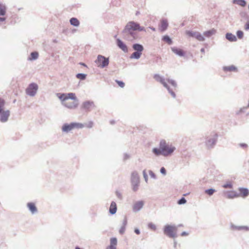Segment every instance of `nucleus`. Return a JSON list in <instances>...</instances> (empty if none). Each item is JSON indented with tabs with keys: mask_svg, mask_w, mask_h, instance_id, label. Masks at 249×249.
Returning a JSON list of instances; mask_svg holds the SVG:
<instances>
[{
	"mask_svg": "<svg viewBox=\"0 0 249 249\" xmlns=\"http://www.w3.org/2000/svg\"><path fill=\"white\" fill-rule=\"evenodd\" d=\"M57 97L59 98V99L62 101V103L64 102H66L67 100V95L66 93H57Z\"/></svg>",
	"mask_w": 249,
	"mask_h": 249,
	"instance_id": "obj_31",
	"label": "nucleus"
},
{
	"mask_svg": "<svg viewBox=\"0 0 249 249\" xmlns=\"http://www.w3.org/2000/svg\"><path fill=\"white\" fill-rule=\"evenodd\" d=\"M148 227L150 229H152L154 231L156 230V226L155 225H154V224H153L152 223H148Z\"/></svg>",
	"mask_w": 249,
	"mask_h": 249,
	"instance_id": "obj_44",
	"label": "nucleus"
},
{
	"mask_svg": "<svg viewBox=\"0 0 249 249\" xmlns=\"http://www.w3.org/2000/svg\"><path fill=\"white\" fill-rule=\"evenodd\" d=\"M7 7L5 4L0 3V16L5 15Z\"/></svg>",
	"mask_w": 249,
	"mask_h": 249,
	"instance_id": "obj_26",
	"label": "nucleus"
},
{
	"mask_svg": "<svg viewBox=\"0 0 249 249\" xmlns=\"http://www.w3.org/2000/svg\"><path fill=\"white\" fill-rule=\"evenodd\" d=\"M79 104V101H73V102H66L63 103V105L70 109L75 108L77 107Z\"/></svg>",
	"mask_w": 249,
	"mask_h": 249,
	"instance_id": "obj_13",
	"label": "nucleus"
},
{
	"mask_svg": "<svg viewBox=\"0 0 249 249\" xmlns=\"http://www.w3.org/2000/svg\"><path fill=\"white\" fill-rule=\"evenodd\" d=\"M171 50L174 53L179 56H184L185 55L184 52L182 50L178 48L177 47H171Z\"/></svg>",
	"mask_w": 249,
	"mask_h": 249,
	"instance_id": "obj_17",
	"label": "nucleus"
},
{
	"mask_svg": "<svg viewBox=\"0 0 249 249\" xmlns=\"http://www.w3.org/2000/svg\"><path fill=\"white\" fill-rule=\"evenodd\" d=\"M188 235V233L186 231H183L181 233V236H184Z\"/></svg>",
	"mask_w": 249,
	"mask_h": 249,
	"instance_id": "obj_57",
	"label": "nucleus"
},
{
	"mask_svg": "<svg viewBox=\"0 0 249 249\" xmlns=\"http://www.w3.org/2000/svg\"><path fill=\"white\" fill-rule=\"evenodd\" d=\"M142 174H143V178H144V180L146 182H147V181H148V176L146 173V171L145 170H144L142 172Z\"/></svg>",
	"mask_w": 249,
	"mask_h": 249,
	"instance_id": "obj_49",
	"label": "nucleus"
},
{
	"mask_svg": "<svg viewBox=\"0 0 249 249\" xmlns=\"http://www.w3.org/2000/svg\"><path fill=\"white\" fill-rule=\"evenodd\" d=\"M153 153L156 156H159L162 155V151L161 149L158 148H153L152 149Z\"/></svg>",
	"mask_w": 249,
	"mask_h": 249,
	"instance_id": "obj_34",
	"label": "nucleus"
},
{
	"mask_svg": "<svg viewBox=\"0 0 249 249\" xmlns=\"http://www.w3.org/2000/svg\"><path fill=\"white\" fill-rule=\"evenodd\" d=\"M137 31L146 32L145 28L141 26L139 23L133 21L128 22L122 33L123 38L129 41L139 39Z\"/></svg>",
	"mask_w": 249,
	"mask_h": 249,
	"instance_id": "obj_1",
	"label": "nucleus"
},
{
	"mask_svg": "<svg viewBox=\"0 0 249 249\" xmlns=\"http://www.w3.org/2000/svg\"><path fill=\"white\" fill-rule=\"evenodd\" d=\"M186 33L188 36L195 38L198 41H203L205 40L204 37L198 32L187 31Z\"/></svg>",
	"mask_w": 249,
	"mask_h": 249,
	"instance_id": "obj_9",
	"label": "nucleus"
},
{
	"mask_svg": "<svg viewBox=\"0 0 249 249\" xmlns=\"http://www.w3.org/2000/svg\"><path fill=\"white\" fill-rule=\"evenodd\" d=\"M162 151V155L164 156H168L171 155L175 150V148L174 147H169L168 146L165 147V148H163V149H161Z\"/></svg>",
	"mask_w": 249,
	"mask_h": 249,
	"instance_id": "obj_15",
	"label": "nucleus"
},
{
	"mask_svg": "<svg viewBox=\"0 0 249 249\" xmlns=\"http://www.w3.org/2000/svg\"><path fill=\"white\" fill-rule=\"evenodd\" d=\"M232 184L229 182H227V183H225L224 184L222 187L224 188H230V189H231L232 188Z\"/></svg>",
	"mask_w": 249,
	"mask_h": 249,
	"instance_id": "obj_41",
	"label": "nucleus"
},
{
	"mask_svg": "<svg viewBox=\"0 0 249 249\" xmlns=\"http://www.w3.org/2000/svg\"><path fill=\"white\" fill-rule=\"evenodd\" d=\"M237 36L239 39H242L243 37L244 33L242 31L238 30L236 32Z\"/></svg>",
	"mask_w": 249,
	"mask_h": 249,
	"instance_id": "obj_43",
	"label": "nucleus"
},
{
	"mask_svg": "<svg viewBox=\"0 0 249 249\" xmlns=\"http://www.w3.org/2000/svg\"><path fill=\"white\" fill-rule=\"evenodd\" d=\"M233 3L243 7L245 6L247 4V2L245 0H233Z\"/></svg>",
	"mask_w": 249,
	"mask_h": 249,
	"instance_id": "obj_33",
	"label": "nucleus"
},
{
	"mask_svg": "<svg viewBox=\"0 0 249 249\" xmlns=\"http://www.w3.org/2000/svg\"><path fill=\"white\" fill-rule=\"evenodd\" d=\"M177 227L176 226L166 225L163 228V232L167 236L170 238H176L177 237L176 231Z\"/></svg>",
	"mask_w": 249,
	"mask_h": 249,
	"instance_id": "obj_2",
	"label": "nucleus"
},
{
	"mask_svg": "<svg viewBox=\"0 0 249 249\" xmlns=\"http://www.w3.org/2000/svg\"><path fill=\"white\" fill-rule=\"evenodd\" d=\"M167 81L174 87L176 88L177 87V84L174 80L168 79H167Z\"/></svg>",
	"mask_w": 249,
	"mask_h": 249,
	"instance_id": "obj_39",
	"label": "nucleus"
},
{
	"mask_svg": "<svg viewBox=\"0 0 249 249\" xmlns=\"http://www.w3.org/2000/svg\"><path fill=\"white\" fill-rule=\"evenodd\" d=\"M38 89V87L37 84L32 83L29 85L26 89V93L27 95L33 97L36 94Z\"/></svg>",
	"mask_w": 249,
	"mask_h": 249,
	"instance_id": "obj_8",
	"label": "nucleus"
},
{
	"mask_svg": "<svg viewBox=\"0 0 249 249\" xmlns=\"http://www.w3.org/2000/svg\"><path fill=\"white\" fill-rule=\"evenodd\" d=\"M168 26V23L166 19H162L161 21L160 30L161 31H165Z\"/></svg>",
	"mask_w": 249,
	"mask_h": 249,
	"instance_id": "obj_25",
	"label": "nucleus"
},
{
	"mask_svg": "<svg viewBox=\"0 0 249 249\" xmlns=\"http://www.w3.org/2000/svg\"><path fill=\"white\" fill-rule=\"evenodd\" d=\"M200 52L202 53H205V49L204 48H201V50H200Z\"/></svg>",
	"mask_w": 249,
	"mask_h": 249,
	"instance_id": "obj_62",
	"label": "nucleus"
},
{
	"mask_svg": "<svg viewBox=\"0 0 249 249\" xmlns=\"http://www.w3.org/2000/svg\"><path fill=\"white\" fill-rule=\"evenodd\" d=\"M116 44L117 46L124 53L128 52V48L125 44L120 39L118 38L116 40Z\"/></svg>",
	"mask_w": 249,
	"mask_h": 249,
	"instance_id": "obj_14",
	"label": "nucleus"
},
{
	"mask_svg": "<svg viewBox=\"0 0 249 249\" xmlns=\"http://www.w3.org/2000/svg\"><path fill=\"white\" fill-rule=\"evenodd\" d=\"M125 227L126 226H123V225L122 226V227H121V228L119 230L120 234H123L124 233L125 231Z\"/></svg>",
	"mask_w": 249,
	"mask_h": 249,
	"instance_id": "obj_47",
	"label": "nucleus"
},
{
	"mask_svg": "<svg viewBox=\"0 0 249 249\" xmlns=\"http://www.w3.org/2000/svg\"><path fill=\"white\" fill-rule=\"evenodd\" d=\"M27 206L32 214H34L37 213V209L35 203L33 202H29L27 204Z\"/></svg>",
	"mask_w": 249,
	"mask_h": 249,
	"instance_id": "obj_16",
	"label": "nucleus"
},
{
	"mask_svg": "<svg viewBox=\"0 0 249 249\" xmlns=\"http://www.w3.org/2000/svg\"><path fill=\"white\" fill-rule=\"evenodd\" d=\"M93 126V123L92 122H89L88 125H87V127L89 128H91Z\"/></svg>",
	"mask_w": 249,
	"mask_h": 249,
	"instance_id": "obj_58",
	"label": "nucleus"
},
{
	"mask_svg": "<svg viewBox=\"0 0 249 249\" xmlns=\"http://www.w3.org/2000/svg\"><path fill=\"white\" fill-rule=\"evenodd\" d=\"M162 40L166 43H167L168 44L171 45L172 44L173 41L172 40V39L170 37V36L168 35L164 36L162 38Z\"/></svg>",
	"mask_w": 249,
	"mask_h": 249,
	"instance_id": "obj_35",
	"label": "nucleus"
},
{
	"mask_svg": "<svg viewBox=\"0 0 249 249\" xmlns=\"http://www.w3.org/2000/svg\"><path fill=\"white\" fill-rule=\"evenodd\" d=\"M142 54V53L135 51L131 54L130 58L138 59L141 57Z\"/></svg>",
	"mask_w": 249,
	"mask_h": 249,
	"instance_id": "obj_29",
	"label": "nucleus"
},
{
	"mask_svg": "<svg viewBox=\"0 0 249 249\" xmlns=\"http://www.w3.org/2000/svg\"><path fill=\"white\" fill-rule=\"evenodd\" d=\"M131 183L132 187V190L136 192L140 185V177L137 171H134L131 173Z\"/></svg>",
	"mask_w": 249,
	"mask_h": 249,
	"instance_id": "obj_3",
	"label": "nucleus"
},
{
	"mask_svg": "<svg viewBox=\"0 0 249 249\" xmlns=\"http://www.w3.org/2000/svg\"><path fill=\"white\" fill-rule=\"evenodd\" d=\"M239 191L240 196L245 197L249 195V191L247 188H239Z\"/></svg>",
	"mask_w": 249,
	"mask_h": 249,
	"instance_id": "obj_19",
	"label": "nucleus"
},
{
	"mask_svg": "<svg viewBox=\"0 0 249 249\" xmlns=\"http://www.w3.org/2000/svg\"><path fill=\"white\" fill-rule=\"evenodd\" d=\"M117 211V205L115 202L112 201L109 209V212L110 214H114Z\"/></svg>",
	"mask_w": 249,
	"mask_h": 249,
	"instance_id": "obj_21",
	"label": "nucleus"
},
{
	"mask_svg": "<svg viewBox=\"0 0 249 249\" xmlns=\"http://www.w3.org/2000/svg\"><path fill=\"white\" fill-rule=\"evenodd\" d=\"M79 64L81 65H82V66H83L84 67H87V65L85 63H84L83 62H80L79 63Z\"/></svg>",
	"mask_w": 249,
	"mask_h": 249,
	"instance_id": "obj_61",
	"label": "nucleus"
},
{
	"mask_svg": "<svg viewBox=\"0 0 249 249\" xmlns=\"http://www.w3.org/2000/svg\"><path fill=\"white\" fill-rule=\"evenodd\" d=\"M149 174L151 178H153L154 179L156 178V176L152 171L149 170Z\"/></svg>",
	"mask_w": 249,
	"mask_h": 249,
	"instance_id": "obj_50",
	"label": "nucleus"
},
{
	"mask_svg": "<svg viewBox=\"0 0 249 249\" xmlns=\"http://www.w3.org/2000/svg\"><path fill=\"white\" fill-rule=\"evenodd\" d=\"M239 145L240 147L243 148H247L248 147V145L246 143H240L239 144Z\"/></svg>",
	"mask_w": 249,
	"mask_h": 249,
	"instance_id": "obj_55",
	"label": "nucleus"
},
{
	"mask_svg": "<svg viewBox=\"0 0 249 249\" xmlns=\"http://www.w3.org/2000/svg\"><path fill=\"white\" fill-rule=\"evenodd\" d=\"M124 160H126L129 158V155L127 154H124Z\"/></svg>",
	"mask_w": 249,
	"mask_h": 249,
	"instance_id": "obj_59",
	"label": "nucleus"
},
{
	"mask_svg": "<svg viewBox=\"0 0 249 249\" xmlns=\"http://www.w3.org/2000/svg\"><path fill=\"white\" fill-rule=\"evenodd\" d=\"M240 226H236L233 224L231 225V229L233 230L240 231Z\"/></svg>",
	"mask_w": 249,
	"mask_h": 249,
	"instance_id": "obj_45",
	"label": "nucleus"
},
{
	"mask_svg": "<svg viewBox=\"0 0 249 249\" xmlns=\"http://www.w3.org/2000/svg\"><path fill=\"white\" fill-rule=\"evenodd\" d=\"M116 195L118 198L119 199H122V195L119 191H116Z\"/></svg>",
	"mask_w": 249,
	"mask_h": 249,
	"instance_id": "obj_52",
	"label": "nucleus"
},
{
	"mask_svg": "<svg viewBox=\"0 0 249 249\" xmlns=\"http://www.w3.org/2000/svg\"><path fill=\"white\" fill-rule=\"evenodd\" d=\"M38 57V53L37 52H33L31 53L30 57L28 59L30 60H36Z\"/></svg>",
	"mask_w": 249,
	"mask_h": 249,
	"instance_id": "obj_32",
	"label": "nucleus"
},
{
	"mask_svg": "<svg viewBox=\"0 0 249 249\" xmlns=\"http://www.w3.org/2000/svg\"><path fill=\"white\" fill-rule=\"evenodd\" d=\"M240 231H249V227L247 226H240Z\"/></svg>",
	"mask_w": 249,
	"mask_h": 249,
	"instance_id": "obj_48",
	"label": "nucleus"
},
{
	"mask_svg": "<svg viewBox=\"0 0 249 249\" xmlns=\"http://www.w3.org/2000/svg\"><path fill=\"white\" fill-rule=\"evenodd\" d=\"M223 70L224 71H237V68L233 65H231L229 66H224Z\"/></svg>",
	"mask_w": 249,
	"mask_h": 249,
	"instance_id": "obj_27",
	"label": "nucleus"
},
{
	"mask_svg": "<svg viewBox=\"0 0 249 249\" xmlns=\"http://www.w3.org/2000/svg\"><path fill=\"white\" fill-rule=\"evenodd\" d=\"M225 37L230 42H235L237 40L236 36L231 33H227L225 35Z\"/></svg>",
	"mask_w": 249,
	"mask_h": 249,
	"instance_id": "obj_22",
	"label": "nucleus"
},
{
	"mask_svg": "<svg viewBox=\"0 0 249 249\" xmlns=\"http://www.w3.org/2000/svg\"><path fill=\"white\" fill-rule=\"evenodd\" d=\"M127 218L126 217H125L123 221V223H122V225L123 226H126V225H127Z\"/></svg>",
	"mask_w": 249,
	"mask_h": 249,
	"instance_id": "obj_53",
	"label": "nucleus"
},
{
	"mask_svg": "<svg viewBox=\"0 0 249 249\" xmlns=\"http://www.w3.org/2000/svg\"><path fill=\"white\" fill-rule=\"evenodd\" d=\"M83 124L77 123H71L70 124H64L62 127V130L64 132L68 133L74 128H82Z\"/></svg>",
	"mask_w": 249,
	"mask_h": 249,
	"instance_id": "obj_5",
	"label": "nucleus"
},
{
	"mask_svg": "<svg viewBox=\"0 0 249 249\" xmlns=\"http://www.w3.org/2000/svg\"><path fill=\"white\" fill-rule=\"evenodd\" d=\"M132 48L135 51L142 53L144 50L143 46L139 43L133 44L132 45Z\"/></svg>",
	"mask_w": 249,
	"mask_h": 249,
	"instance_id": "obj_18",
	"label": "nucleus"
},
{
	"mask_svg": "<svg viewBox=\"0 0 249 249\" xmlns=\"http://www.w3.org/2000/svg\"><path fill=\"white\" fill-rule=\"evenodd\" d=\"M240 196V194L237 192L231 191L227 192V197L230 199L238 197Z\"/></svg>",
	"mask_w": 249,
	"mask_h": 249,
	"instance_id": "obj_23",
	"label": "nucleus"
},
{
	"mask_svg": "<svg viewBox=\"0 0 249 249\" xmlns=\"http://www.w3.org/2000/svg\"><path fill=\"white\" fill-rule=\"evenodd\" d=\"M186 200L184 197H182L178 201V204L179 205L184 204L186 203Z\"/></svg>",
	"mask_w": 249,
	"mask_h": 249,
	"instance_id": "obj_40",
	"label": "nucleus"
},
{
	"mask_svg": "<svg viewBox=\"0 0 249 249\" xmlns=\"http://www.w3.org/2000/svg\"><path fill=\"white\" fill-rule=\"evenodd\" d=\"M6 20V18L4 17H0V22L4 21Z\"/></svg>",
	"mask_w": 249,
	"mask_h": 249,
	"instance_id": "obj_60",
	"label": "nucleus"
},
{
	"mask_svg": "<svg viewBox=\"0 0 249 249\" xmlns=\"http://www.w3.org/2000/svg\"><path fill=\"white\" fill-rule=\"evenodd\" d=\"M115 81L120 87L124 88V87L125 84L123 81L117 80H115Z\"/></svg>",
	"mask_w": 249,
	"mask_h": 249,
	"instance_id": "obj_46",
	"label": "nucleus"
},
{
	"mask_svg": "<svg viewBox=\"0 0 249 249\" xmlns=\"http://www.w3.org/2000/svg\"><path fill=\"white\" fill-rule=\"evenodd\" d=\"M134 232L137 234H140V231L139 230V229H138L137 228L135 229Z\"/></svg>",
	"mask_w": 249,
	"mask_h": 249,
	"instance_id": "obj_56",
	"label": "nucleus"
},
{
	"mask_svg": "<svg viewBox=\"0 0 249 249\" xmlns=\"http://www.w3.org/2000/svg\"><path fill=\"white\" fill-rule=\"evenodd\" d=\"M144 204V201L142 200L136 201L133 205V211L134 213L139 212L143 208Z\"/></svg>",
	"mask_w": 249,
	"mask_h": 249,
	"instance_id": "obj_12",
	"label": "nucleus"
},
{
	"mask_svg": "<svg viewBox=\"0 0 249 249\" xmlns=\"http://www.w3.org/2000/svg\"><path fill=\"white\" fill-rule=\"evenodd\" d=\"M245 29L247 31L249 30V20L245 24Z\"/></svg>",
	"mask_w": 249,
	"mask_h": 249,
	"instance_id": "obj_54",
	"label": "nucleus"
},
{
	"mask_svg": "<svg viewBox=\"0 0 249 249\" xmlns=\"http://www.w3.org/2000/svg\"><path fill=\"white\" fill-rule=\"evenodd\" d=\"M10 115V111L9 110H1V111H0V122L1 123L7 122Z\"/></svg>",
	"mask_w": 249,
	"mask_h": 249,
	"instance_id": "obj_10",
	"label": "nucleus"
},
{
	"mask_svg": "<svg viewBox=\"0 0 249 249\" xmlns=\"http://www.w3.org/2000/svg\"><path fill=\"white\" fill-rule=\"evenodd\" d=\"M67 95V100L71 99L73 101H78L76 96H75V94L72 92H70L68 93H66Z\"/></svg>",
	"mask_w": 249,
	"mask_h": 249,
	"instance_id": "obj_30",
	"label": "nucleus"
},
{
	"mask_svg": "<svg viewBox=\"0 0 249 249\" xmlns=\"http://www.w3.org/2000/svg\"><path fill=\"white\" fill-rule=\"evenodd\" d=\"M70 22L71 25L75 27H78L80 24V22L77 18H72L70 20Z\"/></svg>",
	"mask_w": 249,
	"mask_h": 249,
	"instance_id": "obj_28",
	"label": "nucleus"
},
{
	"mask_svg": "<svg viewBox=\"0 0 249 249\" xmlns=\"http://www.w3.org/2000/svg\"><path fill=\"white\" fill-rule=\"evenodd\" d=\"M95 107L94 102L91 101H87L83 103L82 108L87 111H89L92 107Z\"/></svg>",
	"mask_w": 249,
	"mask_h": 249,
	"instance_id": "obj_11",
	"label": "nucleus"
},
{
	"mask_svg": "<svg viewBox=\"0 0 249 249\" xmlns=\"http://www.w3.org/2000/svg\"><path fill=\"white\" fill-rule=\"evenodd\" d=\"M168 146L166 143V142L164 141V140H161L160 142V148L162 149H163V148H165V147Z\"/></svg>",
	"mask_w": 249,
	"mask_h": 249,
	"instance_id": "obj_38",
	"label": "nucleus"
},
{
	"mask_svg": "<svg viewBox=\"0 0 249 249\" xmlns=\"http://www.w3.org/2000/svg\"><path fill=\"white\" fill-rule=\"evenodd\" d=\"M110 123L111 124H115V121L114 120H111L110 121Z\"/></svg>",
	"mask_w": 249,
	"mask_h": 249,
	"instance_id": "obj_63",
	"label": "nucleus"
},
{
	"mask_svg": "<svg viewBox=\"0 0 249 249\" xmlns=\"http://www.w3.org/2000/svg\"><path fill=\"white\" fill-rule=\"evenodd\" d=\"M154 77L157 81L160 82L165 88L167 89L168 92L171 94L174 98H176V96L175 93L169 88L167 83L165 81V79L163 77L160 76L159 74H156L154 75Z\"/></svg>",
	"mask_w": 249,
	"mask_h": 249,
	"instance_id": "obj_7",
	"label": "nucleus"
},
{
	"mask_svg": "<svg viewBox=\"0 0 249 249\" xmlns=\"http://www.w3.org/2000/svg\"><path fill=\"white\" fill-rule=\"evenodd\" d=\"M109 62L108 58L100 54L97 56V58L95 61V63L97 64V66L101 68H104L107 67L109 64Z\"/></svg>",
	"mask_w": 249,
	"mask_h": 249,
	"instance_id": "obj_6",
	"label": "nucleus"
},
{
	"mask_svg": "<svg viewBox=\"0 0 249 249\" xmlns=\"http://www.w3.org/2000/svg\"><path fill=\"white\" fill-rule=\"evenodd\" d=\"M76 77L78 79H79L81 80H84L86 79V77H87V74L82 73H77L76 75Z\"/></svg>",
	"mask_w": 249,
	"mask_h": 249,
	"instance_id": "obj_36",
	"label": "nucleus"
},
{
	"mask_svg": "<svg viewBox=\"0 0 249 249\" xmlns=\"http://www.w3.org/2000/svg\"><path fill=\"white\" fill-rule=\"evenodd\" d=\"M215 192V190L213 188L208 189L205 191V193L210 196H212Z\"/></svg>",
	"mask_w": 249,
	"mask_h": 249,
	"instance_id": "obj_37",
	"label": "nucleus"
},
{
	"mask_svg": "<svg viewBox=\"0 0 249 249\" xmlns=\"http://www.w3.org/2000/svg\"><path fill=\"white\" fill-rule=\"evenodd\" d=\"M75 249H81L80 248H79V247H76Z\"/></svg>",
	"mask_w": 249,
	"mask_h": 249,
	"instance_id": "obj_64",
	"label": "nucleus"
},
{
	"mask_svg": "<svg viewBox=\"0 0 249 249\" xmlns=\"http://www.w3.org/2000/svg\"><path fill=\"white\" fill-rule=\"evenodd\" d=\"M216 30L213 28L211 30L204 32L203 33V35L207 37H210L214 35L216 33Z\"/></svg>",
	"mask_w": 249,
	"mask_h": 249,
	"instance_id": "obj_24",
	"label": "nucleus"
},
{
	"mask_svg": "<svg viewBox=\"0 0 249 249\" xmlns=\"http://www.w3.org/2000/svg\"><path fill=\"white\" fill-rule=\"evenodd\" d=\"M217 140V135L215 133L211 134L208 136L205 142V145L208 149L213 148L215 145Z\"/></svg>",
	"mask_w": 249,
	"mask_h": 249,
	"instance_id": "obj_4",
	"label": "nucleus"
},
{
	"mask_svg": "<svg viewBox=\"0 0 249 249\" xmlns=\"http://www.w3.org/2000/svg\"><path fill=\"white\" fill-rule=\"evenodd\" d=\"M5 105V101L3 99L0 98V111L3 109Z\"/></svg>",
	"mask_w": 249,
	"mask_h": 249,
	"instance_id": "obj_42",
	"label": "nucleus"
},
{
	"mask_svg": "<svg viewBox=\"0 0 249 249\" xmlns=\"http://www.w3.org/2000/svg\"><path fill=\"white\" fill-rule=\"evenodd\" d=\"M117 244V239L115 237H113L110 239V245L107 247L106 249H110L116 248V245Z\"/></svg>",
	"mask_w": 249,
	"mask_h": 249,
	"instance_id": "obj_20",
	"label": "nucleus"
},
{
	"mask_svg": "<svg viewBox=\"0 0 249 249\" xmlns=\"http://www.w3.org/2000/svg\"><path fill=\"white\" fill-rule=\"evenodd\" d=\"M160 172L161 174H162L164 176L166 175V170L165 168L163 167H162L160 168Z\"/></svg>",
	"mask_w": 249,
	"mask_h": 249,
	"instance_id": "obj_51",
	"label": "nucleus"
}]
</instances>
